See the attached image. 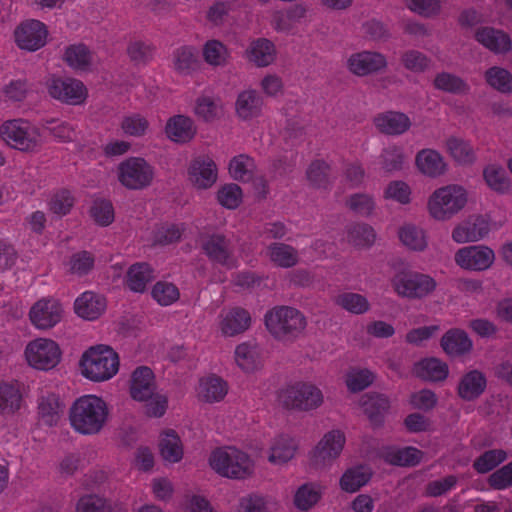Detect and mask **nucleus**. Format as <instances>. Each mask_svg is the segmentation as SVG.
I'll return each mask as SVG.
<instances>
[{
	"label": "nucleus",
	"instance_id": "nucleus-51",
	"mask_svg": "<svg viewBox=\"0 0 512 512\" xmlns=\"http://www.w3.org/2000/svg\"><path fill=\"white\" fill-rule=\"evenodd\" d=\"M335 303L354 314H363L368 311L370 307L366 297L352 292H346L338 295L335 299Z\"/></svg>",
	"mask_w": 512,
	"mask_h": 512
},
{
	"label": "nucleus",
	"instance_id": "nucleus-27",
	"mask_svg": "<svg viewBox=\"0 0 512 512\" xmlns=\"http://www.w3.org/2000/svg\"><path fill=\"white\" fill-rule=\"evenodd\" d=\"M264 104L263 97L256 90H245L239 93L235 109L237 115L243 120H250L260 116Z\"/></svg>",
	"mask_w": 512,
	"mask_h": 512
},
{
	"label": "nucleus",
	"instance_id": "nucleus-20",
	"mask_svg": "<svg viewBox=\"0 0 512 512\" xmlns=\"http://www.w3.org/2000/svg\"><path fill=\"white\" fill-rule=\"evenodd\" d=\"M489 230V223L483 216H471L453 229L452 239L457 243L475 242L486 236Z\"/></svg>",
	"mask_w": 512,
	"mask_h": 512
},
{
	"label": "nucleus",
	"instance_id": "nucleus-63",
	"mask_svg": "<svg viewBox=\"0 0 512 512\" xmlns=\"http://www.w3.org/2000/svg\"><path fill=\"white\" fill-rule=\"evenodd\" d=\"M148 120L140 114H134L124 117L121 123V128L125 134L135 137H141L148 129Z\"/></svg>",
	"mask_w": 512,
	"mask_h": 512
},
{
	"label": "nucleus",
	"instance_id": "nucleus-50",
	"mask_svg": "<svg viewBox=\"0 0 512 512\" xmlns=\"http://www.w3.org/2000/svg\"><path fill=\"white\" fill-rule=\"evenodd\" d=\"M64 60L72 68L87 70L91 64V53L84 44L70 45L66 48Z\"/></svg>",
	"mask_w": 512,
	"mask_h": 512
},
{
	"label": "nucleus",
	"instance_id": "nucleus-26",
	"mask_svg": "<svg viewBox=\"0 0 512 512\" xmlns=\"http://www.w3.org/2000/svg\"><path fill=\"white\" fill-rule=\"evenodd\" d=\"M440 345L451 356H462L472 350V341L468 334L458 328L448 330L441 338Z\"/></svg>",
	"mask_w": 512,
	"mask_h": 512
},
{
	"label": "nucleus",
	"instance_id": "nucleus-14",
	"mask_svg": "<svg viewBox=\"0 0 512 512\" xmlns=\"http://www.w3.org/2000/svg\"><path fill=\"white\" fill-rule=\"evenodd\" d=\"M360 406L373 429L384 426L385 417L389 414L391 402L387 395L379 392H367L360 398Z\"/></svg>",
	"mask_w": 512,
	"mask_h": 512
},
{
	"label": "nucleus",
	"instance_id": "nucleus-52",
	"mask_svg": "<svg viewBox=\"0 0 512 512\" xmlns=\"http://www.w3.org/2000/svg\"><path fill=\"white\" fill-rule=\"evenodd\" d=\"M321 494L312 483L303 484L294 496L295 506L303 511L312 508L320 500Z\"/></svg>",
	"mask_w": 512,
	"mask_h": 512
},
{
	"label": "nucleus",
	"instance_id": "nucleus-59",
	"mask_svg": "<svg viewBox=\"0 0 512 512\" xmlns=\"http://www.w3.org/2000/svg\"><path fill=\"white\" fill-rule=\"evenodd\" d=\"M431 60L417 50H408L401 55V63L412 72L420 73L428 69Z\"/></svg>",
	"mask_w": 512,
	"mask_h": 512
},
{
	"label": "nucleus",
	"instance_id": "nucleus-53",
	"mask_svg": "<svg viewBox=\"0 0 512 512\" xmlns=\"http://www.w3.org/2000/svg\"><path fill=\"white\" fill-rule=\"evenodd\" d=\"M382 168L388 172L400 171L404 164V153L401 147L393 145L385 148L380 156Z\"/></svg>",
	"mask_w": 512,
	"mask_h": 512
},
{
	"label": "nucleus",
	"instance_id": "nucleus-56",
	"mask_svg": "<svg viewBox=\"0 0 512 512\" xmlns=\"http://www.w3.org/2000/svg\"><path fill=\"white\" fill-rule=\"evenodd\" d=\"M217 200L227 209H236L242 202V190L235 183L225 184L218 190Z\"/></svg>",
	"mask_w": 512,
	"mask_h": 512
},
{
	"label": "nucleus",
	"instance_id": "nucleus-11",
	"mask_svg": "<svg viewBox=\"0 0 512 512\" xmlns=\"http://www.w3.org/2000/svg\"><path fill=\"white\" fill-rule=\"evenodd\" d=\"M47 87L51 97L65 104L79 105L87 98L86 87L80 80L74 78L53 76Z\"/></svg>",
	"mask_w": 512,
	"mask_h": 512
},
{
	"label": "nucleus",
	"instance_id": "nucleus-15",
	"mask_svg": "<svg viewBox=\"0 0 512 512\" xmlns=\"http://www.w3.org/2000/svg\"><path fill=\"white\" fill-rule=\"evenodd\" d=\"M15 41L21 49L36 51L46 44L48 31L38 20L21 23L14 32Z\"/></svg>",
	"mask_w": 512,
	"mask_h": 512
},
{
	"label": "nucleus",
	"instance_id": "nucleus-62",
	"mask_svg": "<svg viewBox=\"0 0 512 512\" xmlns=\"http://www.w3.org/2000/svg\"><path fill=\"white\" fill-rule=\"evenodd\" d=\"M252 159L244 154L234 157L229 164V172L235 180L248 181L251 178Z\"/></svg>",
	"mask_w": 512,
	"mask_h": 512
},
{
	"label": "nucleus",
	"instance_id": "nucleus-2",
	"mask_svg": "<svg viewBox=\"0 0 512 512\" xmlns=\"http://www.w3.org/2000/svg\"><path fill=\"white\" fill-rule=\"evenodd\" d=\"M82 375L94 382L112 378L119 369L118 354L107 345H96L86 350L79 362Z\"/></svg>",
	"mask_w": 512,
	"mask_h": 512
},
{
	"label": "nucleus",
	"instance_id": "nucleus-16",
	"mask_svg": "<svg viewBox=\"0 0 512 512\" xmlns=\"http://www.w3.org/2000/svg\"><path fill=\"white\" fill-rule=\"evenodd\" d=\"M494 258L493 250L486 246H468L455 253V262L460 267L474 271L488 269Z\"/></svg>",
	"mask_w": 512,
	"mask_h": 512
},
{
	"label": "nucleus",
	"instance_id": "nucleus-3",
	"mask_svg": "<svg viewBox=\"0 0 512 512\" xmlns=\"http://www.w3.org/2000/svg\"><path fill=\"white\" fill-rule=\"evenodd\" d=\"M130 396L136 401H150L146 410L148 416L160 417L165 413L167 398L156 393L155 376L147 366L137 367L132 373Z\"/></svg>",
	"mask_w": 512,
	"mask_h": 512
},
{
	"label": "nucleus",
	"instance_id": "nucleus-37",
	"mask_svg": "<svg viewBox=\"0 0 512 512\" xmlns=\"http://www.w3.org/2000/svg\"><path fill=\"white\" fill-rule=\"evenodd\" d=\"M159 450L163 459L169 462H178L182 459L183 449L181 439L173 429L163 432L159 441Z\"/></svg>",
	"mask_w": 512,
	"mask_h": 512
},
{
	"label": "nucleus",
	"instance_id": "nucleus-30",
	"mask_svg": "<svg viewBox=\"0 0 512 512\" xmlns=\"http://www.w3.org/2000/svg\"><path fill=\"white\" fill-rule=\"evenodd\" d=\"M475 38L491 51L505 53L511 49V39L508 34L492 27H483L476 31Z\"/></svg>",
	"mask_w": 512,
	"mask_h": 512
},
{
	"label": "nucleus",
	"instance_id": "nucleus-21",
	"mask_svg": "<svg viewBox=\"0 0 512 512\" xmlns=\"http://www.w3.org/2000/svg\"><path fill=\"white\" fill-rule=\"evenodd\" d=\"M487 388L485 374L477 369L465 373L457 386V394L464 401H475Z\"/></svg>",
	"mask_w": 512,
	"mask_h": 512
},
{
	"label": "nucleus",
	"instance_id": "nucleus-46",
	"mask_svg": "<svg viewBox=\"0 0 512 512\" xmlns=\"http://www.w3.org/2000/svg\"><path fill=\"white\" fill-rule=\"evenodd\" d=\"M62 409L63 406L59 397L55 394H48L47 396L41 397L38 404L39 416L49 426H52L58 421Z\"/></svg>",
	"mask_w": 512,
	"mask_h": 512
},
{
	"label": "nucleus",
	"instance_id": "nucleus-57",
	"mask_svg": "<svg viewBox=\"0 0 512 512\" xmlns=\"http://www.w3.org/2000/svg\"><path fill=\"white\" fill-rule=\"evenodd\" d=\"M153 298L162 306H168L176 302L180 293L173 283L159 281L152 289Z\"/></svg>",
	"mask_w": 512,
	"mask_h": 512
},
{
	"label": "nucleus",
	"instance_id": "nucleus-44",
	"mask_svg": "<svg viewBox=\"0 0 512 512\" xmlns=\"http://www.w3.org/2000/svg\"><path fill=\"white\" fill-rule=\"evenodd\" d=\"M22 395L13 384L0 383V413L12 415L21 406Z\"/></svg>",
	"mask_w": 512,
	"mask_h": 512
},
{
	"label": "nucleus",
	"instance_id": "nucleus-9",
	"mask_svg": "<svg viewBox=\"0 0 512 512\" xmlns=\"http://www.w3.org/2000/svg\"><path fill=\"white\" fill-rule=\"evenodd\" d=\"M393 285L400 296L413 299L425 297L436 288L432 277L412 271L397 273L393 278Z\"/></svg>",
	"mask_w": 512,
	"mask_h": 512
},
{
	"label": "nucleus",
	"instance_id": "nucleus-23",
	"mask_svg": "<svg viewBox=\"0 0 512 512\" xmlns=\"http://www.w3.org/2000/svg\"><path fill=\"white\" fill-rule=\"evenodd\" d=\"M373 122L378 131L386 135H401L412 125L410 118L405 113L398 111L378 114Z\"/></svg>",
	"mask_w": 512,
	"mask_h": 512
},
{
	"label": "nucleus",
	"instance_id": "nucleus-45",
	"mask_svg": "<svg viewBox=\"0 0 512 512\" xmlns=\"http://www.w3.org/2000/svg\"><path fill=\"white\" fill-rule=\"evenodd\" d=\"M271 260L278 266L290 268L298 263L297 250L285 243H272L269 246Z\"/></svg>",
	"mask_w": 512,
	"mask_h": 512
},
{
	"label": "nucleus",
	"instance_id": "nucleus-5",
	"mask_svg": "<svg viewBox=\"0 0 512 512\" xmlns=\"http://www.w3.org/2000/svg\"><path fill=\"white\" fill-rule=\"evenodd\" d=\"M265 325L275 339L291 341L305 330L307 322L299 310L289 306H276L266 313Z\"/></svg>",
	"mask_w": 512,
	"mask_h": 512
},
{
	"label": "nucleus",
	"instance_id": "nucleus-32",
	"mask_svg": "<svg viewBox=\"0 0 512 512\" xmlns=\"http://www.w3.org/2000/svg\"><path fill=\"white\" fill-rule=\"evenodd\" d=\"M416 376L428 381H444L449 373L448 365L437 358H426L415 365Z\"/></svg>",
	"mask_w": 512,
	"mask_h": 512
},
{
	"label": "nucleus",
	"instance_id": "nucleus-40",
	"mask_svg": "<svg viewBox=\"0 0 512 512\" xmlns=\"http://www.w3.org/2000/svg\"><path fill=\"white\" fill-rule=\"evenodd\" d=\"M483 178L488 187L499 194H505L510 190V178L500 165H487L483 169Z\"/></svg>",
	"mask_w": 512,
	"mask_h": 512
},
{
	"label": "nucleus",
	"instance_id": "nucleus-42",
	"mask_svg": "<svg viewBox=\"0 0 512 512\" xmlns=\"http://www.w3.org/2000/svg\"><path fill=\"white\" fill-rule=\"evenodd\" d=\"M235 360L245 372H253L261 366L257 346L249 343H242L236 347Z\"/></svg>",
	"mask_w": 512,
	"mask_h": 512
},
{
	"label": "nucleus",
	"instance_id": "nucleus-7",
	"mask_svg": "<svg viewBox=\"0 0 512 512\" xmlns=\"http://www.w3.org/2000/svg\"><path fill=\"white\" fill-rule=\"evenodd\" d=\"M277 400L286 410L310 411L323 403V395L316 386L297 382L279 389Z\"/></svg>",
	"mask_w": 512,
	"mask_h": 512
},
{
	"label": "nucleus",
	"instance_id": "nucleus-55",
	"mask_svg": "<svg viewBox=\"0 0 512 512\" xmlns=\"http://www.w3.org/2000/svg\"><path fill=\"white\" fill-rule=\"evenodd\" d=\"M90 215L100 226H108L114 221V209L109 200L96 199L91 208Z\"/></svg>",
	"mask_w": 512,
	"mask_h": 512
},
{
	"label": "nucleus",
	"instance_id": "nucleus-39",
	"mask_svg": "<svg viewBox=\"0 0 512 512\" xmlns=\"http://www.w3.org/2000/svg\"><path fill=\"white\" fill-rule=\"evenodd\" d=\"M251 317L248 311L242 308L231 310L222 322V332L227 336H234L244 332L250 326Z\"/></svg>",
	"mask_w": 512,
	"mask_h": 512
},
{
	"label": "nucleus",
	"instance_id": "nucleus-24",
	"mask_svg": "<svg viewBox=\"0 0 512 512\" xmlns=\"http://www.w3.org/2000/svg\"><path fill=\"white\" fill-rule=\"evenodd\" d=\"M201 249L210 260L222 265L227 264L231 256L230 240L223 234H208L202 236Z\"/></svg>",
	"mask_w": 512,
	"mask_h": 512
},
{
	"label": "nucleus",
	"instance_id": "nucleus-54",
	"mask_svg": "<svg viewBox=\"0 0 512 512\" xmlns=\"http://www.w3.org/2000/svg\"><path fill=\"white\" fill-rule=\"evenodd\" d=\"M154 50L153 45L138 40L130 42L126 52L130 61L135 65H144L152 59Z\"/></svg>",
	"mask_w": 512,
	"mask_h": 512
},
{
	"label": "nucleus",
	"instance_id": "nucleus-34",
	"mask_svg": "<svg viewBox=\"0 0 512 512\" xmlns=\"http://www.w3.org/2000/svg\"><path fill=\"white\" fill-rule=\"evenodd\" d=\"M372 475L373 472L371 468L367 466L360 465L349 468L340 478V487L346 492L354 493L366 485L370 481Z\"/></svg>",
	"mask_w": 512,
	"mask_h": 512
},
{
	"label": "nucleus",
	"instance_id": "nucleus-38",
	"mask_svg": "<svg viewBox=\"0 0 512 512\" xmlns=\"http://www.w3.org/2000/svg\"><path fill=\"white\" fill-rule=\"evenodd\" d=\"M433 86L437 90L455 95H465L470 90L463 78L449 72L438 73L433 80Z\"/></svg>",
	"mask_w": 512,
	"mask_h": 512
},
{
	"label": "nucleus",
	"instance_id": "nucleus-12",
	"mask_svg": "<svg viewBox=\"0 0 512 512\" xmlns=\"http://www.w3.org/2000/svg\"><path fill=\"white\" fill-rule=\"evenodd\" d=\"M345 435L340 430H332L324 435L311 453L310 464L315 469H321L335 460L343 450Z\"/></svg>",
	"mask_w": 512,
	"mask_h": 512
},
{
	"label": "nucleus",
	"instance_id": "nucleus-1",
	"mask_svg": "<svg viewBox=\"0 0 512 512\" xmlns=\"http://www.w3.org/2000/svg\"><path fill=\"white\" fill-rule=\"evenodd\" d=\"M108 416L106 402L95 395L76 399L69 410L71 426L82 435L98 434L106 425Z\"/></svg>",
	"mask_w": 512,
	"mask_h": 512
},
{
	"label": "nucleus",
	"instance_id": "nucleus-60",
	"mask_svg": "<svg viewBox=\"0 0 512 512\" xmlns=\"http://www.w3.org/2000/svg\"><path fill=\"white\" fill-rule=\"evenodd\" d=\"M227 394V384L219 377L208 379L203 384L202 397L206 402L220 401Z\"/></svg>",
	"mask_w": 512,
	"mask_h": 512
},
{
	"label": "nucleus",
	"instance_id": "nucleus-58",
	"mask_svg": "<svg viewBox=\"0 0 512 512\" xmlns=\"http://www.w3.org/2000/svg\"><path fill=\"white\" fill-rule=\"evenodd\" d=\"M330 166L323 160L313 161L307 170V178L312 186L326 188L328 185Z\"/></svg>",
	"mask_w": 512,
	"mask_h": 512
},
{
	"label": "nucleus",
	"instance_id": "nucleus-19",
	"mask_svg": "<svg viewBox=\"0 0 512 512\" xmlns=\"http://www.w3.org/2000/svg\"><path fill=\"white\" fill-rule=\"evenodd\" d=\"M349 68L358 76L376 73L387 67V61L383 54L375 51H363L353 54L349 60Z\"/></svg>",
	"mask_w": 512,
	"mask_h": 512
},
{
	"label": "nucleus",
	"instance_id": "nucleus-43",
	"mask_svg": "<svg viewBox=\"0 0 512 512\" xmlns=\"http://www.w3.org/2000/svg\"><path fill=\"white\" fill-rule=\"evenodd\" d=\"M348 242L355 247L369 248L376 240V233L372 226L366 223H355L347 230Z\"/></svg>",
	"mask_w": 512,
	"mask_h": 512
},
{
	"label": "nucleus",
	"instance_id": "nucleus-48",
	"mask_svg": "<svg viewBox=\"0 0 512 512\" xmlns=\"http://www.w3.org/2000/svg\"><path fill=\"white\" fill-rule=\"evenodd\" d=\"M203 58L212 66H224L229 58L227 47L219 40H208L203 46Z\"/></svg>",
	"mask_w": 512,
	"mask_h": 512
},
{
	"label": "nucleus",
	"instance_id": "nucleus-49",
	"mask_svg": "<svg viewBox=\"0 0 512 512\" xmlns=\"http://www.w3.org/2000/svg\"><path fill=\"white\" fill-rule=\"evenodd\" d=\"M507 458V452L503 449L485 451L473 462V468L480 474H485L496 468Z\"/></svg>",
	"mask_w": 512,
	"mask_h": 512
},
{
	"label": "nucleus",
	"instance_id": "nucleus-29",
	"mask_svg": "<svg viewBox=\"0 0 512 512\" xmlns=\"http://www.w3.org/2000/svg\"><path fill=\"white\" fill-rule=\"evenodd\" d=\"M246 54L249 61L257 67H266L275 61L276 48L272 41L266 38H258L250 43Z\"/></svg>",
	"mask_w": 512,
	"mask_h": 512
},
{
	"label": "nucleus",
	"instance_id": "nucleus-47",
	"mask_svg": "<svg viewBox=\"0 0 512 512\" xmlns=\"http://www.w3.org/2000/svg\"><path fill=\"white\" fill-rule=\"evenodd\" d=\"M399 239L411 250L423 251L427 247L425 233L412 224H406L399 229Z\"/></svg>",
	"mask_w": 512,
	"mask_h": 512
},
{
	"label": "nucleus",
	"instance_id": "nucleus-18",
	"mask_svg": "<svg viewBox=\"0 0 512 512\" xmlns=\"http://www.w3.org/2000/svg\"><path fill=\"white\" fill-rule=\"evenodd\" d=\"M188 175L194 187L207 189L217 180V167L209 157H198L191 162Z\"/></svg>",
	"mask_w": 512,
	"mask_h": 512
},
{
	"label": "nucleus",
	"instance_id": "nucleus-61",
	"mask_svg": "<svg viewBox=\"0 0 512 512\" xmlns=\"http://www.w3.org/2000/svg\"><path fill=\"white\" fill-rule=\"evenodd\" d=\"M110 504L97 495H85L76 504L77 512H111Z\"/></svg>",
	"mask_w": 512,
	"mask_h": 512
},
{
	"label": "nucleus",
	"instance_id": "nucleus-64",
	"mask_svg": "<svg viewBox=\"0 0 512 512\" xmlns=\"http://www.w3.org/2000/svg\"><path fill=\"white\" fill-rule=\"evenodd\" d=\"M488 484L491 488L502 490L512 486V461L493 472L488 477Z\"/></svg>",
	"mask_w": 512,
	"mask_h": 512
},
{
	"label": "nucleus",
	"instance_id": "nucleus-13",
	"mask_svg": "<svg viewBox=\"0 0 512 512\" xmlns=\"http://www.w3.org/2000/svg\"><path fill=\"white\" fill-rule=\"evenodd\" d=\"M21 120L7 121L0 126V137L11 147L20 151H34L38 147V133L32 135L20 124Z\"/></svg>",
	"mask_w": 512,
	"mask_h": 512
},
{
	"label": "nucleus",
	"instance_id": "nucleus-35",
	"mask_svg": "<svg viewBox=\"0 0 512 512\" xmlns=\"http://www.w3.org/2000/svg\"><path fill=\"white\" fill-rule=\"evenodd\" d=\"M155 278L153 269L147 263L133 264L126 275V284L130 290L142 293L146 289L147 283Z\"/></svg>",
	"mask_w": 512,
	"mask_h": 512
},
{
	"label": "nucleus",
	"instance_id": "nucleus-10",
	"mask_svg": "<svg viewBox=\"0 0 512 512\" xmlns=\"http://www.w3.org/2000/svg\"><path fill=\"white\" fill-rule=\"evenodd\" d=\"M25 354L28 363L40 370L54 368L61 359V350L58 344L50 339H37L30 342Z\"/></svg>",
	"mask_w": 512,
	"mask_h": 512
},
{
	"label": "nucleus",
	"instance_id": "nucleus-25",
	"mask_svg": "<svg viewBox=\"0 0 512 512\" xmlns=\"http://www.w3.org/2000/svg\"><path fill=\"white\" fill-rule=\"evenodd\" d=\"M415 164L419 171L432 178L439 177L447 171V163L443 156L433 149H422L415 157Z\"/></svg>",
	"mask_w": 512,
	"mask_h": 512
},
{
	"label": "nucleus",
	"instance_id": "nucleus-4",
	"mask_svg": "<svg viewBox=\"0 0 512 512\" xmlns=\"http://www.w3.org/2000/svg\"><path fill=\"white\" fill-rule=\"evenodd\" d=\"M209 463L219 475L230 479H247L254 475L255 463L250 456L234 447L218 448Z\"/></svg>",
	"mask_w": 512,
	"mask_h": 512
},
{
	"label": "nucleus",
	"instance_id": "nucleus-17",
	"mask_svg": "<svg viewBox=\"0 0 512 512\" xmlns=\"http://www.w3.org/2000/svg\"><path fill=\"white\" fill-rule=\"evenodd\" d=\"M62 313L63 309L58 301L41 299L32 306L29 316L37 328L48 329L61 320Z\"/></svg>",
	"mask_w": 512,
	"mask_h": 512
},
{
	"label": "nucleus",
	"instance_id": "nucleus-31",
	"mask_svg": "<svg viewBox=\"0 0 512 512\" xmlns=\"http://www.w3.org/2000/svg\"><path fill=\"white\" fill-rule=\"evenodd\" d=\"M449 155L462 166H472L476 162V153L471 144L463 138L450 136L445 143Z\"/></svg>",
	"mask_w": 512,
	"mask_h": 512
},
{
	"label": "nucleus",
	"instance_id": "nucleus-8",
	"mask_svg": "<svg viewBox=\"0 0 512 512\" xmlns=\"http://www.w3.org/2000/svg\"><path fill=\"white\" fill-rule=\"evenodd\" d=\"M153 177V167L144 158L130 157L118 167V180L128 189H143L151 184Z\"/></svg>",
	"mask_w": 512,
	"mask_h": 512
},
{
	"label": "nucleus",
	"instance_id": "nucleus-36",
	"mask_svg": "<svg viewBox=\"0 0 512 512\" xmlns=\"http://www.w3.org/2000/svg\"><path fill=\"white\" fill-rule=\"evenodd\" d=\"M201 62L196 48L181 46L174 53V67L182 75H190L199 70Z\"/></svg>",
	"mask_w": 512,
	"mask_h": 512
},
{
	"label": "nucleus",
	"instance_id": "nucleus-28",
	"mask_svg": "<svg viewBox=\"0 0 512 512\" xmlns=\"http://www.w3.org/2000/svg\"><path fill=\"white\" fill-rule=\"evenodd\" d=\"M106 301L94 292H84L76 299L74 309L78 316L87 320L97 319L105 310Z\"/></svg>",
	"mask_w": 512,
	"mask_h": 512
},
{
	"label": "nucleus",
	"instance_id": "nucleus-41",
	"mask_svg": "<svg viewBox=\"0 0 512 512\" xmlns=\"http://www.w3.org/2000/svg\"><path fill=\"white\" fill-rule=\"evenodd\" d=\"M486 83L502 94L512 93V73L505 68L493 66L484 73Z\"/></svg>",
	"mask_w": 512,
	"mask_h": 512
},
{
	"label": "nucleus",
	"instance_id": "nucleus-22",
	"mask_svg": "<svg viewBox=\"0 0 512 512\" xmlns=\"http://www.w3.org/2000/svg\"><path fill=\"white\" fill-rule=\"evenodd\" d=\"M166 136L173 142L185 144L190 142L197 134L194 121L185 115L170 117L165 126Z\"/></svg>",
	"mask_w": 512,
	"mask_h": 512
},
{
	"label": "nucleus",
	"instance_id": "nucleus-33",
	"mask_svg": "<svg viewBox=\"0 0 512 512\" xmlns=\"http://www.w3.org/2000/svg\"><path fill=\"white\" fill-rule=\"evenodd\" d=\"M423 456V451L411 446L388 450L382 455L386 463L401 467L416 466L421 462Z\"/></svg>",
	"mask_w": 512,
	"mask_h": 512
},
{
	"label": "nucleus",
	"instance_id": "nucleus-6",
	"mask_svg": "<svg viewBox=\"0 0 512 512\" xmlns=\"http://www.w3.org/2000/svg\"><path fill=\"white\" fill-rule=\"evenodd\" d=\"M467 190L457 184L436 189L428 198L429 215L437 221H447L458 214L467 204Z\"/></svg>",
	"mask_w": 512,
	"mask_h": 512
}]
</instances>
